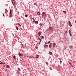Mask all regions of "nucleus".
<instances>
[{"label":"nucleus","instance_id":"f257e3e1","mask_svg":"<svg viewBox=\"0 0 76 76\" xmlns=\"http://www.w3.org/2000/svg\"><path fill=\"white\" fill-rule=\"evenodd\" d=\"M42 18H43L44 20H45V19H46V14H45V13H44V12H43L42 13Z\"/></svg>","mask_w":76,"mask_h":76},{"label":"nucleus","instance_id":"f03ea898","mask_svg":"<svg viewBox=\"0 0 76 76\" xmlns=\"http://www.w3.org/2000/svg\"><path fill=\"white\" fill-rule=\"evenodd\" d=\"M68 24L69 26H70V27H72V23L70 21H68Z\"/></svg>","mask_w":76,"mask_h":76},{"label":"nucleus","instance_id":"7ed1b4c3","mask_svg":"<svg viewBox=\"0 0 76 76\" xmlns=\"http://www.w3.org/2000/svg\"><path fill=\"white\" fill-rule=\"evenodd\" d=\"M41 32L39 31L37 35V37H39L41 35Z\"/></svg>","mask_w":76,"mask_h":76},{"label":"nucleus","instance_id":"20e7f679","mask_svg":"<svg viewBox=\"0 0 76 76\" xmlns=\"http://www.w3.org/2000/svg\"><path fill=\"white\" fill-rule=\"evenodd\" d=\"M48 48V45H45L44 46V48L45 49V48Z\"/></svg>","mask_w":76,"mask_h":76},{"label":"nucleus","instance_id":"39448f33","mask_svg":"<svg viewBox=\"0 0 76 76\" xmlns=\"http://www.w3.org/2000/svg\"><path fill=\"white\" fill-rule=\"evenodd\" d=\"M18 54H19V56H20V57H22V56H23V54H21L20 53H18Z\"/></svg>","mask_w":76,"mask_h":76},{"label":"nucleus","instance_id":"423d86ee","mask_svg":"<svg viewBox=\"0 0 76 76\" xmlns=\"http://www.w3.org/2000/svg\"><path fill=\"white\" fill-rule=\"evenodd\" d=\"M37 15H39V16H40V15H41V13H40V12H37Z\"/></svg>","mask_w":76,"mask_h":76},{"label":"nucleus","instance_id":"0eeeda50","mask_svg":"<svg viewBox=\"0 0 76 76\" xmlns=\"http://www.w3.org/2000/svg\"><path fill=\"white\" fill-rule=\"evenodd\" d=\"M39 55H36V58H38V57H39Z\"/></svg>","mask_w":76,"mask_h":76},{"label":"nucleus","instance_id":"6e6552de","mask_svg":"<svg viewBox=\"0 0 76 76\" xmlns=\"http://www.w3.org/2000/svg\"><path fill=\"white\" fill-rule=\"evenodd\" d=\"M6 67L7 68H8L9 69V68L10 69V66H9L8 65H7Z\"/></svg>","mask_w":76,"mask_h":76},{"label":"nucleus","instance_id":"1a4fd4ad","mask_svg":"<svg viewBox=\"0 0 76 76\" xmlns=\"http://www.w3.org/2000/svg\"><path fill=\"white\" fill-rule=\"evenodd\" d=\"M56 43H53V47H54V46H56Z\"/></svg>","mask_w":76,"mask_h":76},{"label":"nucleus","instance_id":"9d476101","mask_svg":"<svg viewBox=\"0 0 76 76\" xmlns=\"http://www.w3.org/2000/svg\"><path fill=\"white\" fill-rule=\"evenodd\" d=\"M34 22L36 24H38V21H35Z\"/></svg>","mask_w":76,"mask_h":76},{"label":"nucleus","instance_id":"9b49d317","mask_svg":"<svg viewBox=\"0 0 76 76\" xmlns=\"http://www.w3.org/2000/svg\"><path fill=\"white\" fill-rule=\"evenodd\" d=\"M49 54H50V55H51L53 53H52V52H51L50 51L49 52Z\"/></svg>","mask_w":76,"mask_h":76},{"label":"nucleus","instance_id":"f8f14e48","mask_svg":"<svg viewBox=\"0 0 76 76\" xmlns=\"http://www.w3.org/2000/svg\"><path fill=\"white\" fill-rule=\"evenodd\" d=\"M12 11H11V10H10V15H11V14H12Z\"/></svg>","mask_w":76,"mask_h":76},{"label":"nucleus","instance_id":"ddd939ff","mask_svg":"<svg viewBox=\"0 0 76 76\" xmlns=\"http://www.w3.org/2000/svg\"><path fill=\"white\" fill-rule=\"evenodd\" d=\"M12 57L14 59H16V57H15V56H12Z\"/></svg>","mask_w":76,"mask_h":76},{"label":"nucleus","instance_id":"4468645a","mask_svg":"<svg viewBox=\"0 0 76 76\" xmlns=\"http://www.w3.org/2000/svg\"><path fill=\"white\" fill-rule=\"evenodd\" d=\"M63 12L64 14H66V11H63Z\"/></svg>","mask_w":76,"mask_h":76},{"label":"nucleus","instance_id":"2eb2a0df","mask_svg":"<svg viewBox=\"0 0 76 76\" xmlns=\"http://www.w3.org/2000/svg\"><path fill=\"white\" fill-rule=\"evenodd\" d=\"M19 71L18 70H17V74H18V73H19Z\"/></svg>","mask_w":76,"mask_h":76},{"label":"nucleus","instance_id":"dca6fc26","mask_svg":"<svg viewBox=\"0 0 76 76\" xmlns=\"http://www.w3.org/2000/svg\"><path fill=\"white\" fill-rule=\"evenodd\" d=\"M25 17H26V18H27V17L28 16V15L26 14H25Z\"/></svg>","mask_w":76,"mask_h":76},{"label":"nucleus","instance_id":"f3484780","mask_svg":"<svg viewBox=\"0 0 76 76\" xmlns=\"http://www.w3.org/2000/svg\"><path fill=\"white\" fill-rule=\"evenodd\" d=\"M12 1L13 2V3H14V4H15V0H13Z\"/></svg>","mask_w":76,"mask_h":76},{"label":"nucleus","instance_id":"a211bd4d","mask_svg":"<svg viewBox=\"0 0 76 76\" xmlns=\"http://www.w3.org/2000/svg\"><path fill=\"white\" fill-rule=\"evenodd\" d=\"M34 5H36V6H38V4H37V3H35L34 4Z\"/></svg>","mask_w":76,"mask_h":76},{"label":"nucleus","instance_id":"6ab92c4d","mask_svg":"<svg viewBox=\"0 0 76 76\" xmlns=\"http://www.w3.org/2000/svg\"><path fill=\"white\" fill-rule=\"evenodd\" d=\"M5 10V12H8V11L7 10V9H6Z\"/></svg>","mask_w":76,"mask_h":76},{"label":"nucleus","instance_id":"aec40b11","mask_svg":"<svg viewBox=\"0 0 76 76\" xmlns=\"http://www.w3.org/2000/svg\"><path fill=\"white\" fill-rule=\"evenodd\" d=\"M16 29L17 30H18L19 29V28L18 27H16Z\"/></svg>","mask_w":76,"mask_h":76},{"label":"nucleus","instance_id":"412c9836","mask_svg":"<svg viewBox=\"0 0 76 76\" xmlns=\"http://www.w3.org/2000/svg\"><path fill=\"white\" fill-rule=\"evenodd\" d=\"M10 16L9 17V18H12V14H11V15H10Z\"/></svg>","mask_w":76,"mask_h":76},{"label":"nucleus","instance_id":"4be33fe9","mask_svg":"<svg viewBox=\"0 0 76 76\" xmlns=\"http://www.w3.org/2000/svg\"><path fill=\"white\" fill-rule=\"evenodd\" d=\"M69 48H70V49L72 48H73V46H71L69 47Z\"/></svg>","mask_w":76,"mask_h":76},{"label":"nucleus","instance_id":"5701e85b","mask_svg":"<svg viewBox=\"0 0 76 76\" xmlns=\"http://www.w3.org/2000/svg\"><path fill=\"white\" fill-rule=\"evenodd\" d=\"M0 64H3V63L1 62V61H0Z\"/></svg>","mask_w":76,"mask_h":76},{"label":"nucleus","instance_id":"b1692460","mask_svg":"<svg viewBox=\"0 0 76 76\" xmlns=\"http://www.w3.org/2000/svg\"><path fill=\"white\" fill-rule=\"evenodd\" d=\"M41 37L42 38V39H44V36H42Z\"/></svg>","mask_w":76,"mask_h":76},{"label":"nucleus","instance_id":"393cba45","mask_svg":"<svg viewBox=\"0 0 76 76\" xmlns=\"http://www.w3.org/2000/svg\"><path fill=\"white\" fill-rule=\"evenodd\" d=\"M65 32L66 34H67V31H65Z\"/></svg>","mask_w":76,"mask_h":76},{"label":"nucleus","instance_id":"a878e982","mask_svg":"<svg viewBox=\"0 0 76 76\" xmlns=\"http://www.w3.org/2000/svg\"><path fill=\"white\" fill-rule=\"evenodd\" d=\"M18 69L19 70V71H20V69L19 68H18Z\"/></svg>","mask_w":76,"mask_h":76},{"label":"nucleus","instance_id":"bb28decb","mask_svg":"<svg viewBox=\"0 0 76 76\" xmlns=\"http://www.w3.org/2000/svg\"><path fill=\"white\" fill-rule=\"evenodd\" d=\"M38 40H39V41H41V39H40V38H39Z\"/></svg>","mask_w":76,"mask_h":76},{"label":"nucleus","instance_id":"cd10ccee","mask_svg":"<svg viewBox=\"0 0 76 76\" xmlns=\"http://www.w3.org/2000/svg\"><path fill=\"white\" fill-rule=\"evenodd\" d=\"M42 23H40V24H39V26H42Z\"/></svg>","mask_w":76,"mask_h":76},{"label":"nucleus","instance_id":"c85d7f7f","mask_svg":"<svg viewBox=\"0 0 76 76\" xmlns=\"http://www.w3.org/2000/svg\"><path fill=\"white\" fill-rule=\"evenodd\" d=\"M50 42H51L50 41L48 42V44H50Z\"/></svg>","mask_w":76,"mask_h":76},{"label":"nucleus","instance_id":"c756f323","mask_svg":"<svg viewBox=\"0 0 76 76\" xmlns=\"http://www.w3.org/2000/svg\"><path fill=\"white\" fill-rule=\"evenodd\" d=\"M69 34L70 36H72V34H71V33H70Z\"/></svg>","mask_w":76,"mask_h":76},{"label":"nucleus","instance_id":"7c9ffc66","mask_svg":"<svg viewBox=\"0 0 76 76\" xmlns=\"http://www.w3.org/2000/svg\"><path fill=\"white\" fill-rule=\"evenodd\" d=\"M33 22H35V19H34V18H33Z\"/></svg>","mask_w":76,"mask_h":76},{"label":"nucleus","instance_id":"2f4dec72","mask_svg":"<svg viewBox=\"0 0 76 76\" xmlns=\"http://www.w3.org/2000/svg\"><path fill=\"white\" fill-rule=\"evenodd\" d=\"M18 25L20 26H21V25H20V24L19 23L18 24Z\"/></svg>","mask_w":76,"mask_h":76},{"label":"nucleus","instance_id":"473e14b6","mask_svg":"<svg viewBox=\"0 0 76 76\" xmlns=\"http://www.w3.org/2000/svg\"><path fill=\"white\" fill-rule=\"evenodd\" d=\"M12 3L13 4V5H15V4H14V3L13 2V1H12Z\"/></svg>","mask_w":76,"mask_h":76},{"label":"nucleus","instance_id":"72a5a7b5","mask_svg":"<svg viewBox=\"0 0 76 76\" xmlns=\"http://www.w3.org/2000/svg\"><path fill=\"white\" fill-rule=\"evenodd\" d=\"M49 47L50 48H51V46L50 45H49Z\"/></svg>","mask_w":76,"mask_h":76},{"label":"nucleus","instance_id":"f704fd0d","mask_svg":"<svg viewBox=\"0 0 76 76\" xmlns=\"http://www.w3.org/2000/svg\"><path fill=\"white\" fill-rule=\"evenodd\" d=\"M46 64H48V63L47 62H46Z\"/></svg>","mask_w":76,"mask_h":76},{"label":"nucleus","instance_id":"c9c22d12","mask_svg":"<svg viewBox=\"0 0 76 76\" xmlns=\"http://www.w3.org/2000/svg\"><path fill=\"white\" fill-rule=\"evenodd\" d=\"M50 69L51 70H52V68H51V67H50Z\"/></svg>","mask_w":76,"mask_h":76},{"label":"nucleus","instance_id":"e433bc0d","mask_svg":"<svg viewBox=\"0 0 76 76\" xmlns=\"http://www.w3.org/2000/svg\"><path fill=\"white\" fill-rule=\"evenodd\" d=\"M41 42V40H40L39 42V44H40V43Z\"/></svg>","mask_w":76,"mask_h":76},{"label":"nucleus","instance_id":"4c0bfd02","mask_svg":"<svg viewBox=\"0 0 76 76\" xmlns=\"http://www.w3.org/2000/svg\"><path fill=\"white\" fill-rule=\"evenodd\" d=\"M60 63H62V61H61V60H60Z\"/></svg>","mask_w":76,"mask_h":76},{"label":"nucleus","instance_id":"58836bf2","mask_svg":"<svg viewBox=\"0 0 76 76\" xmlns=\"http://www.w3.org/2000/svg\"><path fill=\"white\" fill-rule=\"evenodd\" d=\"M69 34L70 33V32H71V31H70V30H69Z\"/></svg>","mask_w":76,"mask_h":76},{"label":"nucleus","instance_id":"ea45409f","mask_svg":"<svg viewBox=\"0 0 76 76\" xmlns=\"http://www.w3.org/2000/svg\"><path fill=\"white\" fill-rule=\"evenodd\" d=\"M51 45H52V43H50L49 45H51Z\"/></svg>","mask_w":76,"mask_h":76},{"label":"nucleus","instance_id":"a19ab883","mask_svg":"<svg viewBox=\"0 0 76 76\" xmlns=\"http://www.w3.org/2000/svg\"><path fill=\"white\" fill-rule=\"evenodd\" d=\"M69 64H71V63H70V62H69Z\"/></svg>","mask_w":76,"mask_h":76},{"label":"nucleus","instance_id":"79ce46f5","mask_svg":"<svg viewBox=\"0 0 76 76\" xmlns=\"http://www.w3.org/2000/svg\"><path fill=\"white\" fill-rule=\"evenodd\" d=\"M36 49H38V47H36Z\"/></svg>","mask_w":76,"mask_h":76},{"label":"nucleus","instance_id":"37998d69","mask_svg":"<svg viewBox=\"0 0 76 76\" xmlns=\"http://www.w3.org/2000/svg\"><path fill=\"white\" fill-rule=\"evenodd\" d=\"M58 59L59 60H61V58H58Z\"/></svg>","mask_w":76,"mask_h":76},{"label":"nucleus","instance_id":"c03bdc74","mask_svg":"<svg viewBox=\"0 0 76 76\" xmlns=\"http://www.w3.org/2000/svg\"><path fill=\"white\" fill-rule=\"evenodd\" d=\"M3 16H4V14H3Z\"/></svg>","mask_w":76,"mask_h":76},{"label":"nucleus","instance_id":"a18cd8bd","mask_svg":"<svg viewBox=\"0 0 76 76\" xmlns=\"http://www.w3.org/2000/svg\"><path fill=\"white\" fill-rule=\"evenodd\" d=\"M47 44V42H45V44Z\"/></svg>","mask_w":76,"mask_h":76},{"label":"nucleus","instance_id":"49530a36","mask_svg":"<svg viewBox=\"0 0 76 76\" xmlns=\"http://www.w3.org/2000/svg\"><path fill=\"white\" fill-rule=\"evenodd\" d=\"M20 61H22V60H20Z\"/></svg>","mask_w":76,"mask_h":76},{"label":"nucleus","instance_id":"de8ad7c7","mask_svg":"<svg viewBox=\"0 0 76 76\" xmlns=\"http://www.w3.org/2000/svg\"><path fill=\"white\" fill-rule=\"evenodd\" d=\"M72 66V67H73V66L72 65H71Z\"/></svg>","mask_w":76,"mask_h":76},{"label":"nucleus","instance_id":"09e8293b","mask_svg":"<svg viewBox=\"0 0 76 76\" xmlns=\"http://www.w3.org/2000/svg\"><path fill=\"white\" fill-rule=\"evenodd\" d=\"M4 67H5V65H4Z\"/></svg>","mask_w":76,"mask_h":76},{"label":"nucleus","instance_id":"8fccbe9b","mask_svg":"<svg viewBox=\"0 0 76 76\" xmlns=\"http://www.w3.org/2000/svg\"><path fill=\"white\" fill-rule=\"evenodd\" d=\"M70 19H72V17L70 18Z\"/></svg>","mask_w":76,"mask_h":76},{"label":"nucleus","instance_id":"3c124183","mask_svg":"<svg viewBox=\"0 0 76 76\" xmlns=\"http://www.w3.org/2000/svg\"><path fill=\"white\" fill-rule=\"evenodd\" d=\"M27 57H28V56H27Z\"/></svg>","mask_w":76,"mask_h":76},{"label":"nucleus","instance_id":"603ef678","mask_svg":"<svg viewBox=\"0 0 76 76\" xmlns=\"http://www.w3.org/2000/svg\"><path fill=\"white\" fill-rule=\"evenodd\" d=\"M75 13H76V11H75Z\"/></svg>","mask_w":76,"mask_h":76},{"label":"nucleus","instance_id":"864d4df0","mask_svg":"<svg viewBox=\"0 0 76 76\" xmlns=\"http://www.w3.org/2000/svg\"><path fill=\"white\" fill-rule=\"evenodd\" d=\"M3 64H5V63H4Z\"/></svg>","mask_w":76,"mask_h":76},{"label":"nucleus","instance_id":"5fc2aeb1","mask_svg":"<svg viewBox=\"0 0 76 76\" xmlns=\"http://www.w3.org/2000/svg\"><path fill=\"white\" fill-rule=\"evenodd\" d=\"M48 16H50V15H48Z\"/></svg>","mask_w":76,"mask_h":76},{"label":"nucleus","instance_id":"6e6d98bb","mask_svg":"<svg viewBox=\"0 0 76 76\" xmlns=\"http://www.w3.org/2000/svg\"><path fill=\"white\" fill-rule=\"evenodd\" d=\"M18 12V13H19V12Z\"/></svg>","mask_w":76,"mask_h":76}]
</instances>
